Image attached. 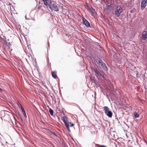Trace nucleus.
<instances>
[{"label":"nucleus","mask_w":147,"mask_h":147,"mask_svg":"<svg viewBox=\"0 0 147 147\" xmlns=\"http://www.w3.org/2000/svg\"><path fill=\"white\" fill-rule=\"evenodd\" d=\"M50 3H51L50 2ZM49 9L51 10V11L54 10L56 11H59V8L56 5V3L54 2H51L50 3V4L49 5Z\"/></svg>","instance_id":"obj_1"},{"label":"nucleus","mask_w":147,"mask_h":147,"mask_svg":"<svg viewBox=\"0 0 147 147\" xmlns=\"http://www.w3.org/2000/svg\"><path fill=\"white\" fill-rule=\"evenodd\" d=\"M104 110L105 113L106 115L109 117H112L113 113L112 112L109 110V108L107 107H104Z\"/></svg>","instance_id":"obj_2"},{"label":"nucleus","mask_w":147,"mask_h":147,"mask_svg":"<svg viewBox=\"0 0 147 147\" xmlns=\"http://www.w3.org/2000/svg\"><path fill=\"white\" fill-rule=\"evenodd\" d=\"M122 11V9L120 6H117L115 10V14L117 16L119 17Z\"/></svg>","instance_id":"obj_3"},{"label":"nucleus","mask_w":147,"mask_h":147,"mask_svg":"<svg viewBox=\"0 0 147 147\" xmlns=\"http://www.w3.org/2000/svg\"><path fill=\"white\" fill-rule=\"evenodd\" d=\"M96 62L97 63L100 65H101V67L105 70H107L105 64L100 59H98L96 60Z\"/></svg>","instance_id":"obj_4"},{"label":"nucleus","mask_w":147,"mask_h":147,"mask_svg":"<svg viewBox=\"0 0 147 147\" xmlns=\"http://www.w3.org/2000/svg\"><path fill=\"white\" fill-rule=\"evenodd\" d=\"M147 0H142L141 1V9H143L146 5Z\"/></svg>","instance_id":"obj_5"},{"label":"nucleus","mask_w":147,"mask_h":147,"mask_svg":"<svg viewBox=\"0 0 147 147\" xmlns=\"http://www.w3.org/2000/svg\"><path fill=\"white\" fill-rule=\"evenodd\" d=\"M66 128L69 131H70V130L69 129V127H71L73 126L74 125V124L73 123H71V122H69V121L66 123V124L65 125Z\"/></svg>","instance_id":"obj_6"},{"label":"nucleus","mask_w":147,"mask_h":147,"mask_svg":"<svg viewBox=\"0 0 147 147\" xmlns=\"http://www.w3.org/2000/svg\"><path fill=\"white\" fill-rule=\"evenodd\" d=\"M142 37L144 40H146L147 38V30H146L142 32Z\"/></svg>","instance_id":"obj_7"},{"label":"nucleus","mask_w":147,"mask_h":147,"mask_svg":"<svg viewBox=\"0 0 147 147\" xmlns=\"http://www.w3.org/2000/svg\"><path fill=\"white\" fill-rule=\"evenodd\" d=\"M94 71L95 75L97 76H101L102 77H103V76L101 74L99 71H98L97 69H94Z\"/></svg>","instance_id":"obj_8"},{"label":"nucleus","mask_w":147,"mask_h":147,"mask_svg":"<svg viewBox=\"0 0 147 147\" xmlns=\"http://www.w3.org/2000/svg\"><path fill=\"white\" fill-rule=\"evenodd\" d=\"M84 23L87 27H90V24L89 22L85 18H83Z\"/></svg>","instance_id":"obj_9"},{"label":"nucleus","mask_w":147,"mask_h":147,"mask_svg":"<svg viewBox=\"0 0 147 147\" xmlns=\"http://www.w3.org/2000/svg\"><path fill=\"white\" fill-rule=\"evenodd\" d=\"M62 120L65 123V125L66 124V123L68 122V118L65 116L63 117L62 118Z\"/></svg>","instance_id":"obj_10"},{"label":"nucleus","mask_w":147,"mask_h":147,"mask_svg":"<svg viewBox=\"0 0 147 147\" xmlns=\"http://www.w3.org/2000/svg\"><path fill=\"white\" fill-rule=\"evenodd\" d=\"M50 2L51 3L52 1H49V0H46L44 2V3L45 5L48 7L49 6V5L50 4Z\"/></svg>","instance_id":"obj_11"},{"label":"nucleus","mask_w":147,"mask_h":147,"mask_svg":"<svg viewBox=\"0 0 147 147\" xmlns=\"http://www.w3.org/2000/svg\"><path fill=\"white\" fill-rule=\"evenodd\" d=\"M88 11L92 15H93V14H94L95 12V10L91 7H89Z\"/></svg>","instance_id":"obj_12"},{"label":"nucleus","mask_w":147,"mask_h":147,"mask_svg":"<svg viewBox=\"0 0 147 147\" xmlns=\"http://www.w3.org/2000/svg\"><path fill=\"white\" fill-rule=\"evenodd\" d=\"M52 77L55 79H56L57 78V72L56 71H53L52 72Z\"/></svg>","instance_id":"obj_13"},{"label":"nucleus","mask_w":147,"mask_h":147,"mask_svg":"<svg viewBox=\"0 0 147 147\" xmlns=\"http://www.w3.org/2000/svg\"><path fill=\"white\" fill-rule=\"evenodd\" d=\"M18 107L19 108H21V110L23 112H24V111H25L24 108H23V107H22V106L20 104H18Z\"/></svg>","instance_id":"obj_14"},{"label":"nucleus","mask_w":147,"mask_h":147,"mask_svg":"<svg viewBox=\"0 0 147 147\" xmlns=\"http://www.w3.org/2000/svg\"><path fill=\"white\" fill-rule=\"evenodd\" d=\"M95 144L96 146H97L98 147H107V146L103 145H100L99 144Z\"/></svg>","instance_id":"obj_15"},{"label":"nucleus","mask_w":147,"mask_h":147,"mask_svg":"<svg viewBox=\"0 0 147 147\" xmlns=\"http://www.w3.org/2000/svg\"><path fill=\"white\" fill-rule=\"evenodd\" d=\"M134 115L135 117H139V115L136 112L134 113Z\"/></svg>","instance_id":"obj_16"},{"label":"nucleus","mask_w":147,"mask_h":147,"mask_svg":"<svg viewBox=\"0 0 147 147\" xmlns=\"http://www.w3.org/2000/svg\"><path fill=\"white\" fill-rule=\"evenodd\" d=\"M144 140V147H147V142L145 140Z\"/></svg>","instance_id":"obj_17"},{"label":"nucleus","mask_w":147,"mask_h":147,"mask_svg":"<svg viewBox=\"0 0 147 147\" xmlns=\"http://www.w3.org/2000/svg\"><path fill=\"white\" fill-rule=\"evenodd\" d=\"M49 112L51 115H52L53 114V110L51 109H50L49 110Z\"/></svg>","instance_id":"obj_18"},{"label":"nucleus","mask_w":147,"mask_h":147,"mask_svg":"<svg viewBox=\"0 0 147 147\" xmlns=\"http://www.w3.org/2000/svg\"><path fill=\"white\" fill-rule=\"evenodd\" d=\"M23 115H24V117L25 118H26L27 117V116H26V114L25 111H24V112H23Z\"/></svg>","instance_id":"obj_19"},{"label":"nucleus","mask_w":147,"mask_h":147,"mask_svg":"<svg viewBox=\"0 0 147 147\" xmlns=\"http://www.w3.org/2000/svg\"><path fill=\"white\" fill-rule=\"evenodd\" d=\"M111 4L109 5H107V9H109L110 7H111Z\"/></svg>","instance_id":"obj_20"},{"label":"nucleus","mask_w":147,"mask_h":147,"mask_svg":"<svg viewBox=\"0 0 147 147\" xmlns=\"http://www.w3.org/2000/svg\"><path fill=\"white\" fill-rule=\"evenodd\" d=\"M8 42L6 41L4 42V44L5 45H7Z\"/></svg>","instance_id":"obj_21"},{"label":"nucleus","mask_w":147,"mask_h":147,"mask_svg":"<svg viewBox=\"0 0 147 147\" xmlns=\"http://www.w3.org/2000/svg\"><path fill=\"white\" fill-rule=\"evenodd\" d=\"M38 9H40L42 11L43 10V9H42L41 7H39Z\"/></svg>","instance_id":"obj_22"},{"label":"nucleus","mask_w":147,"mask_h":147,"mask_svg":"<svg viewBox=\"0 0 147 147\" xmlns=\"http://www.w3.org/2000/svg\"><path fill=\"white\" fill-rule=\"evenodd\" d=\"M2 90V89L0 88V92H1Z\"/></svg>","instance_id":"obj_23"},{"label":"nucleus","mask_w":147,"mask_h":147,"mask_svg":"<svg viewBox=\"0 0 147 147\" xmlns=\"http://www.w3.org/2000/svg\"><path fill=\"white\" fill-rule=\"evenodd\" d=\"M95 147H97V146H96Z\"/></svg>","instance_id":"obj_24"}]
</instances>
